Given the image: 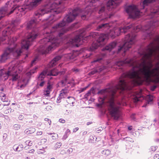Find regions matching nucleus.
Here are the masks:
<instances>
[{
	"label": "nucleus",
	"mask_w": 159,
	"mask_h": 159,
	"mask_svg": "<svg viewBox=\"0 0 159 159\" xmlns=\"http://www.w3.org/2000/svg\"><path fill=\"white\" fill-rule=\"evenodd\" d=\"M158 43H151L147 49V53L139 61L134 59H127L117 62L118 66L128 64L133 66V70L126 74H123L117 85L110 89V115L114 120L120 116L119 107L114 102L115 93L117 91H123L129 87L142 84V76L147 82L159 83V36L155 40Z\"/></svg>",
	"instance_id": "f257e3e1"
},
{
	"label": "nucleus",
	"mask_w": 159,
	"mask_h": 159,
	"mask_svg": "<svg viewBox=\"0 0 159 159\" xmlns=\"http://www.w3.org/2000/svg\"><path fill=\"white\" fill-rule=\"evenodd\" d=\"M80 10L79 9H75L67 15L63 20L59 23L52 27L50 33L48 32L46 34L49 36L41 40L40 43L42 44L40 46L39 52L42 54L48 53L50 51L53 50L56 47L59 45L61 39V37L70 28L63 27L66 25V23L72 22L76 16L79 14Z\"/></svg>",
	"instance_id": "f03ea898"
},
{
	"label": "nucleus",
	"mask_w": 159,
	"mask_h": 159,
	"mask_svg": "<svg viewBox=\"0 0 159 159\" xmlns=\"http://www.w3.org/2000/svg\"><path fill=\"white\" fill-rule=\"evenodd\" d=\"M61 3L60 1L57 2V1L52 3H49L45 6L42 9L39 10L35 13L36 16L39 17L45 14L51 13L54 16L55 14H58L62 11V10L59 7L60 4Z\"/></svg>",
	"instance_id": "7ed1b4c3"
},
{
	"label": "nucleus",
	"mask_w": 159,
	"mask_h": 159,
	"mask_svg": "<svg viewBox=\"0 0 159 159\" xmlns=\"http://www.w3.org/2000/svg\"><path fill=\"white\" fill-rule=\"evenodd\" d=\"M43 0H32V1L30 2L29 4L25 3V5L22 6L16 5L12 7L11 11H9L10 9L8 8L9 10V14L12 13L14 11H15L16 12L17 11H18L20 12H24V13L25 11H27V10H31L37 7L40 4L41 1Z\"/></svg>",
	"instance_id": "20e7f679"
},
{
	"label": "nucleus",
	"mask_w": 159,
	"mask_h": 159,
	"mask_svg": "<svg viewBox=\"0 0 159 159\" xmlns=\"http://www.w3.org/2000/svg\"><path fill=\"white\" fill-rule=\"evenodd\" d=\"M136 36V35L132 33L129 34L125 36L124 40L125 43L122 46L119 47L118 52L123 51L124 53L122 54V55L124 56L126 51L130 48L134 43Z\"/></svg>",
	"instance_id": "39448f33"
},
{
	"label": "nucleus",
	"mask_w": 159,
	"mask_h": 159,
	"mask_svg": "<svg viewBox=\"0 0 159 159\" xmlns=\"http://www.w3.org/2000/svg\"><path fill=\"white\" fill-rule=\"evenodd\" d=\"M22 52L21 49H16V48L12 47L7 48L0 57V62H5L9 58L11 54L12 53L15 57H17L20 55Z\"/></svg>",
	"instance_id": "423d86ee"
},
{
	"label": "nucleus",
	"mask_w": 159,
	"mask_h": 159,
	"mask_svg": "<svg viewBox=\"0 0 159 159\" xmlns=\"http://www.w3.org/2000/svg\"><path fill=\"white\" fill-rule=\"evenodd\" d=\"M108 91V89H107L104 90H103L100 91L99 92V93L102 94L104 95L103 98L102 97H100L98 99V101L99 103L97 104V106L98 107H102V105L104 103H107V110L105 111L104 113L106 114L107 116L108 117V120H109V98L108 95H107L108 94V93H107Z\"/></svg>",
	"instance_id": "0eeeda50"
},
{
	"label": "nucleus",
	"mask_w": 159,
	"mask_h": 159,
	"mask_svg": "<svg viewBox=\"0 0 159 159\" xmlns=\"http://www.w3.org/2000/svg\"><path fill=\"white\" fill-rule=\"evenodd\" d=\"M13 26V25H12L10 27H8L3 31L2 35L3 37L2 38L0 39V42L1 41H3L7 40L8 42V44H10V45H12L14 46L15 45L14 42L16 40V38H12L11 39V36H8V35L11 34L13 31L15 30Z\"/></svg>",
	"instance_id": "6e6552de"
},
{
	"label": "nucleus",
	"mask_w": 159,
	"mask_h": 159,
	"mask_svg": "<svg viewBox=\"0 0 159 159\" xmlns=\"http://www.w3.org/2000/svg\"><path fill=\"white\" fill-rule=\"evenodd\" d=\"M39 35L38 33L34 31H33L30 33L27 38L22 41L21 43L22 48L27 49L29 46L32 44V42L34 41Z\"/></svg>",
	"instance_id": "1a4fd4ad"
},
{
	"label": "nucleus",
	"mask_w": 159,
	"mask_h": 159,
	"mask_svg": "<svg viewBox=\"0 0 159 159\" xmlns=\"http://www.w3.org/2000/svg\"><path fill=\"white\" fill-rule=\"evenodd\" d=\"M12 76L13 81H16L19 78L18 75L16 74V71L15 70L14 66H11L9 68L7 72H4L3 70H0V77H3L4 80H7L9 76Z\"/></svg>",
	"instance_id": "9d476101"
},
{
	"label": "nucleus",
	"mask_w": 159,
	"mask_h": 159,
	"mask_svg": "<svg viewBox=\"0 0 159 159\" xmlns=\"http://www.w3.org/2000/svg\"><path fill=\"white\" fill-rule=\"evenodd\" d=\"M0 99L3 102H7V104L1 103L0 104V111L4 114H7L11 111V109L7 107L10 104V101H8L6 98V95L4 93L1 92L0 93Z\"/></svg>",
	"instance_id": "9b49d317"
},
{
	"label": "nucleus",
	"mask_w": 159,
	"mask_h": 159,
	"mask_svg": "<svg viewBox=\"0 0 159 159\" xmlns=\"http://www.w3.org/2000/svg\"><path fill=\"white\" fill-rule=\"evenodd\" d=\"M125 11L129 15V17L130 18H135L141 15V12L139 11L136 6L131 5L127 7Z\"/></svg>",
	"instance_id": "f8f14e48"
},
{
	"label": "nucleus",
	"mask_w": 159,
	"mask_h": 159,
	"mask_svg": "<svg viewBox=\"0 0 159 159\" xmlns=\"http://www.w3.org/2000/svg\"><path fill=\"white\" fill-rule=\"evenodd\" d=\"M84 31H81L78 35L76 36L73 39L70 40V44L73 45H76L77 47H78V45L76 44V43H78L79 45L82 44V43L84 42V40L86 39V37L84 38Z\"/></svg>",
	"instance_id": "ddd939ff"
},
{
	"label": "nucleus",
	"mask_w": 159,
	"mask_h": 159,
	"mask_svg": "<svg viewBox=\"0 0 159 159\" xmlns=\"http://www.w3.org/2000/svg\"><path fill=\"white\" fill-rule=\"evenodd\" d=\"M130 27L129 26H125L122 27L117 28L115 27L113 30H110V37L111 36L112 39L116 36H119L121 33H125Z\"/></svg>",
	"instance_id": "4468645a"
},
{
	"label": "nucleus",
	"mask_w": 159,
	"mask_h": 159,
	"mask_svg": "<svg viewBox=\"0 0 159 159\" xmlns=\"http://www.w3.org/2000/svg\"><path fill=\"white\" fill-rule=\"evenodd\" d=\"M106 36L105 34H102L99 37L97 41L95 43H93L90 47V49L92 51H93L101 45L103 44L102 43L106 39Z\"/></svg>",
	"instance_id": "2eb2a0df"
},
{
	"label": "nucleus",
	"mask_w": 159,
	"mask_h": 159,
	"mask_svg": "<svg viewBox=\"0 0 159 159\" xmlns=\"http://www.w3.org/2000/svg\"><path fill=\"white\" fill-rule=\"evenodd\" d=\"M65 72L66 71L64 69L61 71H58L57 68H55L52 70L50 72H48L47 75L56 76L58 74L63 75Z\"/></svg>",
	"instance_id": "dca6fc26"
},
{
	"label": "nucleus",
	"mask_w": 159,
	"mask_h": 159,
	"mask_svg": "<svg viewBox=\"0 0 159 159\" xmlns=\"http://www.w3.org/2000/svg\"><path fill=\"white\" fill-rule=\"evenodd\" d=\"M150 15L151 17H156L159 15V6L152 8L150 10Z\"/></svg>",
	"instance_id": "f3484780"
},
{
	"label": "nucleus",
	"mask_w": 159,
	"mask_h": 159,
	"mask_svg": "<svg viewBox=\"0 0 159 159\" xmlns=\"http://www.w3.org/2000/svg\"><path fill=\"white\" fill-rule=\"evenodd\" d=\"M52 85L49 82L47 84V87L45 89L44 91V95L46 97L50 96V93L52 91Z\"/></svg>",
	"instance_id": "a211bd4d"
},
{
	"label": "nucleus",
	"mask_w": 159,
	"mask_h": 159,
	"mask_svg": "<svg viewBox=\"0 0 159 159\" xmlns=\"http://www.w3.org/2000/svg\"><path fill=\"white\" fill-rule=\"evenodd\" d=\"M61 56H56L49 63V65L50 67H52L55 66L57 64V62L61 58Z\"/></svg>",
	"instance_id": "6ab92c4d"
},
{
	"label": "nucleus",
	"mask_w": 159,
	"mask_h": 159,
	"mask_svg": "<svg viewBox=\"0 0 159 159\" xmlns=\"http://www.w3.org/2000/svg\"><path fill=\"white\" fill-rule=\"evenodd\" d=\"M120 2V0H110V9L115 8Z\"/></svg>",
	"instance_id": "aec40b11"
},
{
	"label": "nucleus",
	"mask_w": 159,
	"mask_h": 159,
	"mask_svg": "<svg viewBox=\"0 0 159 159\" xmlns=\"http://www.w3.org/2000/svg\"><path fill=\"white\" fill-rule=\"evenodd\" d=\"M36 24V23L35 20H31L27 23V28L28 29H29L33 27H34L35 26Z\"/></svg>",
	"instance_id": "412c9836"
},
{
	"label": "nucleus",
	"mask_w": 159,
	"mask_h": 159,
	"mask_svg": "<svg viewBox=\"0 0 159 159\" xmlns=\"http://www.w3.org/2000/svg\"><path fill=\"white\" fill-rule=\"evenodd\" d=\"M78 55V52L73 51L72 52L68 53L66 56L67 58L69 59H73Z\"/></svg>",
	"instance_id": "4be33fe9"
},
{
	"label": "nucleus",
	"mask_w": 159,
	"mask_h": 159,
	"mask_svg": "<svg viewBox=\"0 0 159 159\" xmlns=\"http://www.w3.org/2000/svg\"><path fill=\"white\" fill-rule=\"evenodd\" d=\"M70 90L68 88H65L62 89L60 92V96H61L65 98L67 94L69 93Z\"/></svg>",
	"instance_id": "5701e85b"
},
{
	"label": "nucleus",
	"mask_w": 159,
	"mask_h": 159,
	"mask_svg": "<svg viewBox=\"0 0 159 159\" xmlns=\"http://www.w3.org/2000/svg\"><path fill=\"white\" fill-rule=\"evenodd\" d=\"M91 9L88 6V7H86L85 9V14L81 16V17L82 19L85 20L86 18V15H88L89 14L90 15L91 13Z\"/></svg>",
	"instance_id": "b1692460"
},
{
	"label": "nucleus",
	"mask_w": 159,
	"mask_h": 159,
	"mask_svg": "<svg viewBox=\"0 0 159 159\" xmlns=\"http://www.w3.org/2000/svg\"><path fill=\"white\" fill-rule=\"evenodd\" d=\"M68 104L70 106H73V104L75 102V98L72 97H68L66 100Z\"/></svg>",
	"instance_id": "393cba45"
},
{
	"label": "nucleus",
	"mask_w": 159,
	"mask_h": 159,
	"mask_svg": "<svg viewBox=\"0 0 159 159\" xmlns=\"http://www.w3.org/2000/svg\"><path fill=\"white\" fill-rule=\"evenodd\" d=\"M13 148L15 151L20 152L23 149V146L22 144H16L13 146Z\"/></svg>",
	"instance_id": "a878e982"
},
{
	"label": "nucleus",
	"mask_w": 159,
	"mask_h": 159,
	"mask_svg": "<svg viewBox=\"0 0 159 159\" xmlns=\"http://www.w3.org/2000/svg\"><path fill=\"white\" fill-rule=\"evenodd\" d=\"M7 7L2 8L0 10V14H5L9 12V10L8 8L9 7L10 5L9 3L8 4H7Z\"/></svg>",
	"instance_id": "bb28decb"
},
{
	"label": "nucleus",
	"mask_w": 159,
	"mask_h": 159,
	"mask_svg": "<svg viewBox=\"0 0 159 159\" xmlns=\"http://www.w3.org/2000/svg\"><path fill=\"white\" fill-rule=\"evenodd\" d=\"M109 26V23H106L99 25L97 28L98 30L101 31Z\"/></svg>",
	"instance_id": "cd10ccee"
},
{
	"label": "nucleus",
	"mask_w": 159,
	"mask_h": 159,
	"mask_svg": "<svg viewBox=\"0 0 159 159\" xmlns=\"http://www.w3.org/2000/svg\"><path fill=\"white\" fill-rule=\"evenodd\" d=\"M48 74V73L46 71H43L38 77V80H44L46 75H47Z\"/></svg>",
	"instance_id": "c85d7f7f"
},
{
	"label": "nucleus",
	"mask_w": 159,
	"mask_h": 159,
	"mask_svg": "<svg viewBox=\"0 0 159 159\" xmlns=\"http://www.w3.org/2000/svg\"><path fill=\"white\" fill-rule=\"evenodd\" d=\"M35 129L34 128H29L26 129L24 131L25 133L27 134H30L34 133Z\"/></svg>",
	"instance_id": "c756f323"
},
{
	"label": "nucleus",
	"mask_w": 159,
	"mask_h": 159,
	"mask_svg": "<svg viewBox=\"0 0 159 159\" xmlns=\"http://www.w3.org/2000/svg\"><path fill=\"white\" fill-rule=\"evenodd\" d=\"M142 92L141 90L140 91L138 94L136 95L135 97L134 98V99L135 102H137L141 100L140 98L142 97L141 96Z\"/></svg>",
	"instance_id": "7c9ffc66"
},
{
	"label": "nucleus",
	"mask_w": 159,
	"mask_h": 159,
	"mask_svg": "<svg viewBox=\"0 0 159 159\" xmlns=\"http://www.w3.org/2000/svg\"><path fill=\"white\" fill-rule=\"evenodd\" d=\"M155 0H144L143 2V6L142 9H144L145 6L148 5L149 4Z\"/></svg>",
	"instance_id": "2f4dec72"
},
{
	"label": "nucleus",
	"mask_w": 159,
	"mask_h": 159,
	"mask_svg": "<svg viewBox=\"0 0 159 159\" xmlns=\"http://www.w3.org/2000/svg\"><path fill=\"white\" fill-rule=\"evenodd\" d=\"M91 93H92L93 94L94 93L95 90L93 88H92L89 90L88 93H86L85 95V97L86 98H87L90 95Z\"/></svg>",
	"instance_id": "473e14b6"
},
{
	"label": "nucleus",
	"mask_w": 159,
	"mask_h": 159,
	"mask_svg": "<svg viewBox=\"0 0 159 159\" xmlns=\"http://www.w3.org/2000/svg\"><path fill=\"white\" fill-rule=\"evenodd\" d=\"M45 84V81L44 80H38L37 84L38 86L40 87H43Z\"/></svg>",
	"instance_id": "72a5a7b5"
},
{
	"label": "nucleus",
	"mask_w": 159,
	"mask_h": 159,
	"mask_svg": "<svg viewBox=\"0 0 159 159\" xmlns=\"http://www.w3.org/2000/svg\"><path fill=\"white\" fill-rule=\"evenodd\" d=\"M150 29V28L148 29V30H146V33L147 34V37H148L149 39H151L152 38V36L153 34L152 32H150L148 33V31Z\"/></svg>",
	"instance_id": "f704fd0d"
},
{
	"label": "nucleus",
	"mask_w": 159,
	"mask_h": 159,
	"mask_svg": "<svg viewBox=\"0 0 159 159\" xmlns=\"http://www.w3.org/2000/svg\"><path fill=\"white\" fill-rule=\"evenodd\" d=\"M141 28V27L140 25H137L136 26V28H134V32L135 33H137L140 30Z\"/></svg>",
	"instance_id": "c9c22d12"
},
{
	"label": "nucleus",
	"mask_w": 159,
	"mask_h": 159,
	"mask_svg": "<svg viewBox=\"0 0 159 159\" xmlns=\"http://www.w3.org/2000/svg\"><path fill=\"white\" fill-rule=\"evenodd\" d=\"M153 99V97L151 95H148L147 97V102L149 104V102L152 101Z\"/></svg>",
	"instance_id": "e433bc0d"
},
{
	"label": "nucleus",
	"mask_w": 159,
	"mask_h": 159,
	"mask_svg": "<svg viewBox=\"0 0 159 159\" xmlns=\"http://www.w3.org/2000/svg\"><path fill=\"white\" fill-rule=\"evenodd\" d=\"M62 144L61 142H57L55 144L54 148L56 149L59 148L61 146Z\"/></svg>",
	"instance_id": "4c0bfd02"
},
{
	"label": "nucleus",
	"mask_w": 159,
	"mask_h": 159,
	"mask_svg": "<svg viewBox=\"0 0 159 159\" xmlns=\"http://www.w3.org/2000/svg\"><path fill=\"white\" fill-rule=\"evenodd\" d=\"M37 69V67H35L33 69L31 70L29 73H28V75H32L34 74L36 70Z\"/></svg>",
	"instance_id": "58836bf2"
},
{
	"label": "nucleus",
	"mask_w": 159,
	"mask_h": 159,
	"mask_svg": "<svg viewBox=\"0 0 159 159\" xmlns=\"http://www.w3.org/2000/svg\"><path fill=\"white\" fill-rule=\"evenodd\" d=\"M116 42H113L110 43V51L111 50V48H114L116 45Z\"/></svg>",
	"instance_id": "ea45409f"
},
{
	"label": "nucleus",
	"mask_w": 159,
	"mask_h": 159,
	"mask_svg": "<svg viewBox=\"0 0 159 159\" xmlns=\"http://www.w3.org/2000/svg\"><path fill=\"white\" fill-rule=\"evenodd\" d=\"M60 83L62 86H64L66 84V79L62 80Z\"/></svg>",
	"instance_id": "a19ab883"
},
{
	"label": "nucleus",
	"mask_w": 159,
	"mask_h": 159,
	"mask_svg": "<svg viewBox=\"0 0 159 159\" xmlns=\"http://www.w3.org/2000/svg\"><path fill=\"white\" fill-rule=\"evenodd\" d=\"M52 134V138L53 139H57L58 137V134L56 133Z\"/></svg>",
	"instance_id": "79ce46f5"
},
{
	"label": "nucleus",
	"mask_w": 159,
	"mask_h": 159,
	"mask_svg": "<svg viewBox=\"0 0 159 159\" xmlns=\"http://www.w3.org/2000/svg\"><path fill=\"white\" fill-rule=\"evenodd\" d=\"M26 144L29 146H31L32 145V142L30 140H27L25 142Z\"/></svg>",
	"instance_id": "37998d69"
},
{
	"label": "nucleus",
	"mask_w": 159,
	"mask_h": 159,
	"mask_svg": "<svg viewBox=\"0 0 159 159\" xmlns=\"http://www.w3.org/2000/svg\"><path fill=\"white\" fill-rule=\"evenodd\" d=\"M45 121H46V123H47V124H48L50 125L51 123V120L48 118H45L44 119Z\"/></svg>",
	"instance_id": "c03bdc74"
},
{
	"label": "nucleus",
	"mask_w": 159,
	"mask_h": 159,
	"mask_svg": "<svg viewBox=\"0 0 159 159\" xmlns=\"http://www.w3.org/2000/svg\"><path fill=\"white\" fill-rule=\"evenodd\" d=\"M14 127L15 129L17 130L20 129V125L19 124H16L14 125Z\"/></svg>",
	"instance_id": "a18cd8bd"
},
{
	"label": "nucleus",
	"mask_w": 159,
	"mask_h": 159,
	"mask_svg": "<svg viewBox=\"0 0 159 159\" xmlns=\"http://www.w3.org/2000/svg\"><path fill=\"white\" fill-rule=\"evenodd\" d=\"M102 153L106 155H108L109 154V151L108 150H104L102 151Z\"/></svg>",
	"instance_id": "49530a36"
},
{
	"label": "nucleus",
	"mask_w": 159,
	"mask_h": 159,
	"mask_svg": "<svg viewBox=\"0 0 159 159\" xmlns=\"http://www.w3.org/2000/svg\"><path fill=\"white\" fill-rule=\"evenodd\" d=\"M98 72V70L97 69H95L94 70L91 71L90 73L89 74L90 75H93Z\"/></svg>",
	"instance_id": "de8ad7c7"
},
{
	"label": "nucleus",
	"mask_w": 159,
	"mask_h": 159,
	"mask_svg": "<svg viewBox=\"0 0 159 159\" xmlns=\"http://www.w3.org/2000/svg\"><path fill=\"white\" fill-rule=\"evenodd\" d=\"M64 98L61 96H60V95L59 94V96L57 98V102L58 103H59L61 102V99L62 98Z\"/></svg>",
	"instance_id": "09e8293b"
},
{
	"label": "nucleus",
	"mask_w": 159,
	"mask_h": 159,
	"mask_svg": "<svg viewBox=\"0 0 159 159\" xmlns=\"http://www.w3.org/2000/svg\"><path fill=\"white\" fill-rule=\"evenodd\" d=\"M157 148V146H153L151 147V149L152 151L155 152Z\"/></svg>",
	"instance_id": "8fccbe9b"
},
{
	"label": "nucleus",
	"mask_w": 159,
	"mask_h": 159,
	"mask_svg": "<svg viewBox=\"0 0 159 159\" xmlns=\"http://www.w3.org/2000/svg\"><path fill=\"white\" fill-rule=\"evenodd\" d=\"M37 59V58H35L34 59L33 61H31V66H33V65H35V63H36L35 61H36Z\"/></svg>",
	"instance_id": "3c124183"
},
{
	"label": "nucleus",
	"mask_w": 159,
	"mask_h": 159,
	"mask_svg": "<svg viewBox=\"0 0 159 159\" xmlns=\"http://www.w3.org/2000/svg\"><path fill=\"white\" fill-rule=\"evenodd\" d=\"M102 58L100 57L99 58H97L96 59H95L93 61V62H99L102 59Z\"/></svg>",
	"instance_id": "603ef678"
},
{
	"label": "nucleus",
	"mask_w": 159,
	"mask_h": 159,
	"mask_svg": "<svg viewBox=\"0 0 159 159\" xmlns=\"http://www.w3.org/2000/svg\"><path fill=\"white\" fill-rule=\"evenodd\" d=\"M105 7H102L101 8V9L99 10V14H101V13L102 12L105 10Z\"/></svg>",
	"instance_id": "864d4df0"
},
{
	"label": "nucleus",
	"mask_w": 159,
	"mask_h": 159,
	"mask_svg": "<svg viewBox=\"0 0 159 159\" xmlns=\"http://www.w3.org/2000/svg\"><path fill=\"white\" fill-rule=\"evenodd\" d=\"M153 159H159V154H157L153 157Z\"/></svg>",
	"instance_id": "5fc2aeb1"
},
{
	"label": "nucleus",
	"mask_w": 159,
	"mask_h": 159,
	"mask_svg": "<svg viewBox=\"0 0 159 159\" xmlns=\"http://www.w3.org/2000/svg\"><path fill=\"white\" fill-rule=\"evenodd\" d=\"M59 121L60 123H64L66 121L63 118H60L59 119Z\"/></svg>",
	"instance_id": "6e6d98bb"
},
{
	"label": "nucleus",
	"mask_w": 159,
	"mask_h": 159,
	"mask_svg": "<svg viewBox=\"0 0 159 159\" xmlns=\"http://www.w3.org/2000/svg\"><path fill=\"white\" fill-rule=\"evenodd\" d=\"M72 70L73 72H75V73H77L79 71V70L76 68H74L72 69Z\"/></svg>",
	"instance_id": "4d7b16f0"
},
{
	"label": "nucleus",
	"mask_w": 159,
	"mask_h": 159,
	"mask_svg": "<svg viewBox=\"0 0 159 159\" xmlns=\"http://www.w3.org/2000/svg\"><path fill=\"white\" fill-rule=\"evenodd\" d=\"M157 87V86L156 85H153L151 87V90L152 91H153L154 90L156 89V88Z\"/></svg>",
	"instance_id": "13d9d810"
},
{
	"label": "nucleus",
	"mask_w": 159,
	"mask_h": 159,
	"mask_svg": "<svg viewBox=\"0 0 159 159\" xmlns=\"http://www.w3.org/2000/svg\"><path fill=\"white\" fill-rule=\"evenodd\" d=\"M34 149H32L30 150L28 152H27V153H34Z\"/></svg>",
	"instance_id": "bf43d9fd"
},
{
	"label": "nucleus",
	"mask_w": 159,
	"mask_h": 159,
	"mask_svg": "<svg viewBox=\"0 0 159 159\" xmlns=\"http://www.w3.org/2000/svg\"><path fill=\"white\" fill-rule=\"evenodd\" d=\"M109 50V46L108 45L106 47H105V48H103L102 49L103 51H105V50Z\"/></svg>",
	"instance_id": "052dcab7"
},
{
	"label": "nucleus",
	"mask_w": 159,
	"mask_h": 159,
	"mask_svg": "<svg viewBox=\"0 0 159 159\" xmlns=\"http://www.w3.org/2000/svg\"><path fill=\"white\" fill-rule=\"evenodd\" d=\"M44 152L45 151L44 150L40 149V151H39L38 152V153L39 154H41L44 153Z\"/></svg>",
	"instance_id": "680f3d73"
},
{
	"label": "nucleus",
	"mask_w": 159,
	"mask_h": 159,
	"mask_svg": "<svg viewBox=\"0 0 159 159\" xmlns=\"http://www.w3.org/2000/svg\"><path fill=\"white\" fill-rule=\"evenodd\" d=\"M79 128L78 127H76L75 128H74L73 129V132H76L78 130Z\"/></svg>",
	"instance_id": "e2e57ef3"
},
{
	"label": "nucleus",
	"mask_w": 159,
	"mask_h": 159,
	"mask_svg": "<svg viewBox=\"0 0 159 159\" xmlns=\"http://www.w3.org/2000/svg\"><path fill=\"white\" fill-rule=\"evenodd\" d=\"M42 134V133L41 131L38 132L37 133V135H41Z\"/></svg>",
	"instance_id": "0e129e2a"
},
{
	"label": "nucleus",
	"mask_w": 159,
	"mask_h": 159,
	"mask_svg": "<svg viewBox=\"0 0 159 159\" xmlns=\"http://www.w3.org/2000/svg\"><path fill=\"white\" fill-rule=\"evenodd\" d=\"M25 86H26V84H21L20 85V87L21 88H23L25 87Z\"/></svg>",
	"instance_id": "69168bd1"
},
{
	"label": "nucleus",
	"mask_w": 159,
	"mask_h": 159,
	"mask_svg": "<svg viewBox=\"0 0 159 159\" xmlns=\"http://www.w3.org/2000/svg\"><path fill=\"white\" fill-rule=\"evenodd\" d=\"M134 116H135V114H132V115H131V118L133 119V120H134V119H135V117H134Z\"/></svg>",
	"instance_id": "338daca9"
},
{
	"label": "nucleus",
	"mask_w": 159,
	"mask_h": 159,
	"mask_svg": "<svg viewBox=\"0 0 159 159\" xmlns=\"http://www.w3.org/2000/svg\"><path fill=\"white\" fill-rule=\"evenodd\" d=\"M87 131H84L83 133V135H85L86 134H87Z\"/></svg>",
	"instance_id": "774afa93"
}]
</instances>
